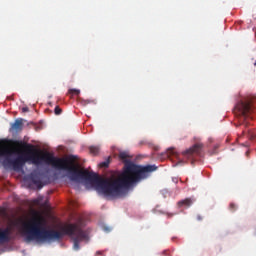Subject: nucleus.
I'll list each match as a JSON object with an SVG mask.
<instances>
[{"mask_svg":"<svg viewBox=\"0 0 256 256\" xmlns=\"http://www.w3.org/2000/svg\"><path fill=\"white\" fill-rule=\"evenodd\" d=\"M79 94H80V90H78V89H69L68 90V95L78 96Z\"/></svg>","mask_w":256,"mask_h":256,"instance_id":"9b49d317","label":"nucleus"},{"mask_svg":"<svg viewBox=\"0 0 256 256\" xmlns=\"http://www.w3.org/2000/svg\"><path fill=\"white\" fill-rule=\"evenodd\" d=\"M23 232L27 242L35 241L36 243L55 242L62 239L64 235L74 237L72 238L74 251H79V243L87 239V234L77 224H68L61 228V231L47 230L46 220L41 216L24 224Z\"/></svg>","mask_w":256,"mask_h":256,"instance_id":"f03ea898","label":"nucleus"},{"mask_svg":"<svg viewBox=\"0 0 256 256\" xmlns=\"http://www.w3.org/2000/svg\"><path fill=\"white\" fill-rule=\"evenodd\" d=\"M15 144L18 145V146H21V142L17 141Z\"/></svg>","mask_w":256,"mask_h":256,"instance_id":"a211bd4d","label":"nucleus"},{"mask_svg":"<svg viewBox=\"0 0 256 256\" xmlns=\"http://www.w3.org/2000/svg\"><path fill=\"white\" fill-rule=\"evenodd\" d=\"M254 100L255 98L248 96L241 98L237 105H235V115L238 117V122H240V125H248V120L253 119L252 115L254 113Z\"/></svg>","mask_w":256,"mask_h":256,"instance_id":"7ed1b4c3","label":"nucleus"},{"mask_svg":"<svg viewBox=\"0 0 256 256\" xmlns=\"http://www.w3.org/2000/svg\"><path fill=\"white\" fill-rule=\"evenodd\" d=\"M193 200L191 198H186L185 200H181L179 202H177V206L179 208L181 207H186V208H189L191 207V205H193Z\"/></svg>","mask_w":256,"mask_h":256,"instance_id":"0eeeda50","label":"nucleus"},{"mask_svg":"<svg viewBox=\"0 0 256 256\" xmlns=\"http://www.w3.org/2000/svg\"><path fill=\"white\" fill-rule=\"evenodd\" d=\"M16 154L15 149L0 148V157H5L3 160L4 166H10L14 171H21L25 163L29 161L35 165L47 164L60 171L68 172L71 181L82 179L94 187L97 191L104 194L105 197L119 198L124 195L126 189L132 187L133 184L140 182L148 177V173L157 170L155 165L138 166L130 162L129 154L127 152L119 153V160L124 163V171L118 178L102 179L96 173L87 170H80L76 166L73 159L59 158L49 152H42L38 150H30L27 154L19 155L16 159H11V156Z\"/></svg>","mask_w":256,"mask_h":256,"instance_id":"f257e3e1","label":"nucleus"},{"mask_svg":"<svg viewBox=\"0 0 256 256\" xmlns=\"http://www.w3.org/2000/svg\"><path fill=\"white\" fill-rule=\"evenodd\" d=\"M202 151V144L196 143L193 146H191L190 149L186 150L185 152H182L183 160L191 161V165L195 163L196 157L201 155Z\"/></svg>","mask_w":256,"mask_h":256,"instance_id":"20e7f679","label":"nucleus"},{"mask_svg":"<svg viewBox=\"0 0 256 256\" xmlns=\"http://www.w3.org/2000/svg\"><path fill=\"white\" fill-rule=\"evenodd\" d=\"M255 66H256V61H255Z\"/></svg>","mask_w":256,"mask_h":256,"instance_id":"412c9836","label":"nucleus"},{"mask_svg":"<svg viewBox=\"0 0 256 256\" xmlns=\"http://www.w3.org/2000/svg\"><path fill=\"white\" fill-rule=\"evenodd\" d=\"M22 112H24V113L29 112V108L28 107L22 108Z\"/></svg>","mask_w":256,"mask_h":256,"instance_id":"4468645a","label":"nucleus"},{"mask_svg":"<svg viewBox=\"0 0 256 256\" xmlns=\"http://www.w3.org/2000/svg\"><path fill=\"white\" fill-rule=\"evenodd\" d=\"M22 119L15 120L13 124H11V129L13 131H21L22 130Z\"/></svg>","mask_w":256,"mask_h":256,"instance_id":"6e6552de","label":"nucleus"},{"mask_svg":"<svg viewBox=\"0 0 256 256\" xmlns=\"http://www.w3.org/2000/svg\"><path fill=\"white\" fill-rule=\"evenodd\" d=\"M30 181L33 183V185L36 186L38 189L43 188V182H41V173L40 172H33L30 174Z\"/></svg>","mask_w":256,"mask_h":256,"instance_id":"39448f33","label":"nucleus"},{"mask_svg":"<svg viewBox=\"0 0 256 256\" xmlns=\"http://www.w3.org/2000/svg\"><path fill=\"white\" fill-rule=\"evenodd\" d=\"M101 150V147L99 146H90V153L94 156L99 154V151Z\"/></svg>","mask_w":256,"mask_h":256,"instance_id":"1a4fd4ad","label":"nucleus"},{"mask_svg":"<svg viewBox=\"0 0 256 256\" xmlns=\"http://www.w3.org/2000/svg\"><path fill=\"white\" fill-rule=\"evenodd\" d=\"M184 163V160H179L178 164Z\"/></svg>","mask_w":256,"mask_h":256,"instance_id":"6ab92c4d","label":"nucleus"},{"mask_svg":"<svg viewBox=\"0 0 256 256\" xmlns=\"http://www.w3.org/2000/svg\"><path fill=\"white\" fill-rule=\"evenodd\" d=\"M109 164H110V157L107 158V160H105L104 162H100L99 164V168H109Z\"/></svg>","mask_w":256,"mask_h":256,"instance_id":"9d476101","label":"nucleus"},{"mask_svg":"<svg viewBox=\"0 0 256 256\" xmlns=\"http://www.w3.org/2000/svg\"><path fill=\"white\" fill-rule=\"evenodd\" d=\"M229 210L230 212H235V210H237V205H235L234 203H230Z\"/></svg>","mask_w":256,"mask_h":256,"instance_id":"f8f14e48","label":"nucleus"},{"mask_svg":"<svg viewBox=\"0 0 256 256\" xmlns=\"http://www.w3.org/2000/svg\"><path fill=\"white\" fill-rule=\"evenodd\" d=\"M196 219H197L198 221H202V216L198 214V215L196 216Z\"/></svg>","mask_w":256,"mask_h":256,"instance_id":"dca6fc26","label":"nucleus"},{"mask_svg":"<svg viewBox=\"0 0 256 256\" xmlns=\"http://www.w3.org/2000/svg\"><path fill=\"white\" fill-rule=\"evenodd\" d=\"M11 228L0 229V243H7L11 240Z\"/></svg>","mask_w":256,"mask_h":256,"instance_id":"423d86ee","label":"nucleus"},{"mask_svg":"<svg viewBox=\"0 0 256 256\" xmlns=\"http://www.w3.org/2000/svg\"><path fill=\"white\" fill-rule=\"evenodd\" d=\"M101 254H102L101 251H97V252H96V256H99V255H101Z\"/></svg>","mask_w":256,"mask_h":256,"instance_id":"f3484780","label":"nucleus"},{"mask_svg":"<svg viewBox=\"0 0 256 256\" xmlns=\"http://www.w3.org/2000/svg\"><path fill=\"white\" fill-rule=\"evenodd\" d=\"M54 113H55V115H60L61 114V108L59 106L55 107Z\"/></svg>","mask_w":256,"mask_h":256,"instance_id":"ddd939ff","label":"nucleus"},{"mask_svg":"<svg viewBox=\"0 0 256 256\" xmlns=\"http://www.w3.org/2000/svg\"><path fill=\"white\" fill-rule=\"evenodd\" d=\"M249 137L253 140L256 138V134H249Z\"/></svg>","mask_w":256,"mask_h":256,"instance_id":"2eb2a0df","label":"nucleus"},{"mask_svg":"<svg viewBox=\"0 0 256 256\" xmlns=\"http://www.w3.org/2000/svg\"><path fill=\"white\" fill-rule=\"evenodd\" d=\"M104 231L109 232V231H110V229L105 227V228H104Z\"/></svg>","mask_w":256,"mask_h":256,"instance_id":"aec40b11","label":"nucleus"}]
</instances>
